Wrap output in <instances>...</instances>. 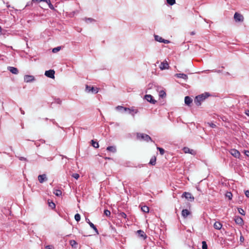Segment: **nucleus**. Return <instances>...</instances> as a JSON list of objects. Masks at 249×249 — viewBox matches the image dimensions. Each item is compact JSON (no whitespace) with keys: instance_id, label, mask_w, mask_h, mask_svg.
I'll return each mask as SVG.
<instances>
[{"instance_id":"obj_22","label":"nucleus","mask_w":249,"mask_h":249,"mask_svg":"<svg viewBox=\"0 0 249 249\" xmlns=\"http://www.w3.org/2000/svg\"><path fill=\"white\" fill-rule=\"evenodd\" d=\"M107 150L112 153H115L116 152V147L113 146H108Z\"/></svg>"},{"instance_id":"obj_42","label":"nucleus","mask_w":249,"mask_h":249,"mask_svg":"<svg viewBox=\"0 0 249 249\" xmlns=\"http://www.w3.org/2000/svg\"><path fill=\"white\" fill-rule=\"evenodd\" d=\"M18 159L20 160H27L26 158L23 157H18Z\"/></svg>"},{"instance_id":"obj_47","label":"nucleus","mask_w":249,"mask_h":249,"mask_svg":"<svg viewBox=\"0 0 249 249\" xmlns=\"http://www.w3.org/2000/svg\"><path fill=\"white\" fill-rule=\"evenodd\" d=\"M43 1L46 2L48 4L51 3L50 0H44Z\"/></svg>"},{"instance_id":"obj_24","label":"nucleus","mask_w":249,"mask_h":249,"mask_svg":"<svg viewBox=\"0 0 249 249\" xmlns=\"http://www.w3.org/2000/svg\"><path fill=\"white\" fill-rule=\"evenodd\" d=\"M70 244L71 246L74 248H76L77 243L74 240H71L70 241Z\"/></svg>"},{"instance_id":"obj_36","label":"nucleus","mask_w":249,"mask_h":249,"mask_svg":"<svg viewBox=\"0 0 249 249\" xmlns=\"http://www.w3.org/2000/svg\"><path fill=\"white\" fill-rule=\"evenodd\" d=\"M238 212L241 214L243 215H245V213L244 211L243 210V209H242V208H238Z\"/></svg>"},{"instance_id":"obj_20","label":"nucleus","mask_w":249,"mask_h":249,"mask_svg":"<svg viewBox=\"0 0 249 249\" xmlns=\"http://www.w3.org/2000/svg\"><path fill=\"white\" fill-rule=\"evenodd\" d=\"M222 226V225L219 222H215L213 225V227L216 230H220Z\"/></svg>"},{"instance_id":"obj_2","label":"nucleus","mask_w":249,"mask_h":249,"mask_svg":"<svg viewBox=\"0 0 249 249\" xmlns=\"http://www.w3.org/2000/svg\"><path fill=\"white\" fill-rule=\"evenodd\" d=\"M206 98L203 94L199 95L196 97L194 102L197 106H200L201 105V102L203 101Z\"/></svg>"},{"instance_id":"obj_16","label":"nucleus","mask_w":249,"mask_h":249,"mask_svg":"<svg viewBox=\"0 0 249 249\" xmlns=\"http://www.w3.org/2000/svg\"><path fill=\"white\" fill-rule=\"evenodd\" d=\"M175 76L179 78H182L185 80L188 79V76L184 73H177L175 74Z\"/></svg>"},{"instance_id":"obj_32","label":"nucleus","mask_w":249,"mask_h":249,"mask_svg":"<svg viewBox=\"0 0 249 249\" xmlns=\"http://www.w3.org/2000/svg\"><path fill=\"white\" fill-rule=\"evenodd\" d=\"M157 149L160 151V153L161 155H163L164 154L165 151L163 148L157 147Z\"/></svg>"},{"instance_id":"obj_48","label":"nucleus","mask_w":249,"mask_h":249,"mask_svg":"<svg viewBox=\"0 0 249 249\" xmlns=\"http://www.w3.org/2000/svg\"><path fill=\"white\" fill-rule=\"evenodd\" d=\"M111 124H114L115 126H119V124L118 123H112Z\"/></svg>"},{"instance_id":"obj_30","label":"nucleus","mask_w":249,"mask_h":249,"mask_svg":"<svg viewBox=\"0 0 249 249\" xmlns=\"http://www.w3.org/2000/svg\"><path fill=\"white\" fill-rule=\"evenodd\" d=\"M166 96V93L163 90H161L159 92V96L161 98H164Z\"/></svg>"},{"instance_id":"obj_39","label":"nucleus","mask_w":249,"mask_h":249,"mask_svg":"<svg viewBox=\"0 0 249 249\" xmlns=\"http://www.w3.org/2000/svg\"><path fill=\"white\" fill-rule=\"evenodd\" d=\"M232 195L231 192H228L226 194V196L229 198V199H231L232 197Z\"/></svg>"},{"instance_id":"obj_43","label":"nucleus","mask_w":249,"mask_h":249,"mask_svg":"<svg viewBox=\"0 0 249 249\" xmlns=\"http://www.w3.org/2000/svg\"><path fill=\"white\" fill-rule=\"evenodd\" d=\"M244 153L246 156L249 157V151L245 150Z\"/></svg>"},{"instance_id":"obj_35","label":"nucleus","mask_w":249,"mask_h":249,"mask_svg":"<svg viewBox=\"0 0 249 249\" xmlns=\"http://www.w3.org/2000/svg\"><path fill=\"white\" fill-rule=\"evenodd\" d=\"M49 206L53 209L55 207V204L53 202H49Z\"/></svg>"},{"instance_id":"obj_37","label":"nucleus","mask_w":249,"mask_h":249,"mask_svg":"<svg viewBox=\"0 0 249 249\" xmlns=\"http://www.w3.org/2000/svg\"><path fill=\"white\" fill-rule=\"evenodd\" d=\"M104 214L107 216H109L110 215V212L108 210H105Z\"/></svg>"},{"instance_id":"obj_14","label":"nucleus","mask_w":249,"mask_h":249,"mask_svg":"<svg viewBox=\"0 0 249 249\" xmlns=\"http://www.w3.org/2000/svg\"><path fill=\"white\" fill-rule=\"evenodd\" d=\"M7 69L11 73L17 74L18 73V70L17 68L13 67H8Z\"/></svg>"},{"instance_id":"obj_27","label":"nucleus","mask_w":249,"mask_h":249,"mask_svg":"<svg viewBox=\"0 0 249 249\" xmlns=\"http://www.w3.org/2000/svg\"><path fill=\"white\" fill-rule=\"evenodd\" d=\"M167 4L172 6L176 3V0H166Z\"/></svg>"},{"instance_id":"obj_50","label":"nucleus","mask_w":249,"mask_h":249,"mask_svg":"<svg viewBox=\"0 0 249 249\" xmlns=\"http://www.w3.org/2000/svg\"><path fill=\"white\" fill-rule=\"evenodd\" d=\"M33 1H36L37 2H40V1H43L44 0H32Z\"/></svg>"},{"instance_id":"obj_55","label":"nucleus","mask_w":249,"mask_h":249,"mask_svg":"<svg viewBox=\"0 0 249 249\" xmlns=\"http://www.w3.org/2000/svg\"><path fill=\"white\" fill-rule=\"evenodd\" d=\"M244 237L243 236H241L240 237V241H244Z\"/></svg>"},{"instance_id":"obj_8","label":"nucleus","mask_w":249,"mask_h":249,"mask_svg":"<svg viewBox=\"0 0 249 249\" xmlns=\"http://www.w3.org/2000/svg\"><path fill=\"white\" fill-rule=\"evenodd\" d=\"M144 99L148 102L153 104H155L157 102L155 100L153 99V96L150 94L145 95L144 96Z\"/></svg>"},{"instance_id":"obj_10","label":"nucleus","mask_w":249,"mask_h":249,"mask_svg":"<svg viewBox=\"0 0 249 249\" xmlns=\"http://www.w3.org/2000/svg\"><path fill=\"white\" fill-rule=\"evenodd\" d=\"M169 67V64L166 61L161 62L160 65V68L161 70L168 69Z\"/></svg>"},{"instance_id":"obj_11","label":"nucleus","mask_w":249,"mask_h":249,"mask_svg":"<svg viewBox=\"0 0 249 249\" xmlns=\"http://www.w3.org/2000/svg\"><path fill=\"white\" fill-rule=\"evenodd\" d=\"M86 90L88 92L91 91L93 93H97L98 92V89H95L93 87H91L88 85H87L86 87Z\"/></svg>"},{"instance_id":"obj_54","label":"nucleus","mask_w":249,"mask_h":249,"mask_svg":"<svg viewBox=\"0 0 249 249\" xmlns=\"http://www.w3.org/2000/svg\"><path fill=\"white\" fill-rule=\"evenodd\" d=\"M134 113H135V111H131V115L133 116H134Z\"/></svg>"},{"instance_id":"obj_45","label":"nucleus","mask_w":249,"mask_h":249,"mask_svg":"<svg viewBox=\"0 0 249 249\" xmlns=\"http://www.w3.org/2000/svg\"><path fill=\"white\" fill-rule=\"evenodd\" d=\"M245 195L247 197H249V191L247 190L245 192Z\"/></svg>"},{"instance_id":"obj_25","label":"nucleus","mask_w":249,"mask_h":249,"mask_svg":"<svg viewBox=\"0 0 249 249\" xmlns=\"http://www.w3.org/2000/svg\"><path fill=\"white\" fill-rule=\"evenodd\" d=\"M156 162V158L155 157H152L149 162V164L152 165H155Z\"/></svg>"},{"instance_id":"obj_6","label":"nucleus","mask_w":249,"mask_h":249,"mask_svg":"<svg viewBox=\"0 0 249 249\" xmlns=\"http://www.w3.org/2000/svg\"><path fill=\"white\" fill-rule=\"evenodd\" d=\"M54 73L55 71L53 70H50L48 71H46L45 72V75L46 76L48 77L51 78H54Z\"/></svg>"},{"instance_id":"obj_21","label":"nucleus","mask_w":249,"mask_h":249,"mask_svg":"<svg viewBox=\"0 0 249 249\" xmlns=\"http://www.w3.org/2000/svg\"><path fill=\"white\" fill-rule=\"evenodd\" d=\"M123 110L124 111H128L129 114H131V111H135V113H138V110L137 109H130L129 108L124 107Z\"/></svg>"},{"instance_id":"obj_38","label":"nucleus","mask_w":249,"mask_h":249,"mask_svg":"<svg viewBox=\"0 0 249 249\" xmlns=\"http://www.w3.org/2000/svg\"><path fill=\"white\" fill-rule=\"evenodd\" d=\"M72 177L76 179H78L79 178V175L77 173H74L72 175Z\"/></svg>"},{"instance_id":"obj_18","label":"nucleus","mask_w":249,"mask_h":249,"mask_svg":"<svg viewBox=\"0 0 249 249\" xmlns=\"http://www.w3.org/2000/svg\"><path fill=\"white\" fill-rule=\"evenodd\" d=\"M189 214H190V212H189V210H188L187 209H183L182 211V212H181V215L182 216L184 217V218H186L187 217Z\"/></svg>"},{"instance_id":"obj_19","label":"nucleus","mask_w":249,"mask_h":249,"mask_svg":"<svg viewBox=\"0 0 249 249\" xmlns=\"http://www.w3.org/2000/svg\"><path fill=\"white\" fill-rule=\"evenodd\" d=\"M192 99L189 96H186L185 97L184 102L185 104L188 106H190L192 102Z\"/></svg>"},{"instance_id":"obj_40","label":"nucleus","mask_w":249,"mask_h":249,"mask_svg":"<svg viewBox=\"0 0 249 249\" xmlns=\"http://www.w3.org/2000/svg\"><path fill=\"white\" fill-rule=\"evenodd\" d=\"M123 108H124V107L123 106H117L116 107V109L118 110H123Z\"/></svg>"},{"instance_id":"obj_28","label":"nucleus","mask_w":249,"mask_h":249,"mask_svg":"<svg viewBox=\"0 0 249 249\" xmlns=\"http://www.w3.org/2000/svg\"><path fill=\"white\" fill-rule=\"evenodd\" d=\"M53 194H55L56 196H60L62 194V192L60 190H54L53 191Z\"/></svg>"},{"instance_id":"obj_12","label":"nucleus","mask_w":249,"mask_h":249,"mask_svg":"<svg viewBox=\"0 0 249 249\" xmlns=\"http://www.w3.org/2000/svg\"><path fill=\"white\" fill-rule=\"evenodd\" d=\"M86 222L89 224L90 227L95 231L97 234H99L98 231L95 225L90 221L88 218H86Z\"/></svg>"},{"instance_id":"obj_13","label":"nucleus","mask_w":249,"mask_h":249,"mask_svg":"<svg viewBox=\"0 0 249 249\" xmlns=\"http://www.w3.org/2000/svg\"><path fill=\"white\" fill-rule=\"evenodd\" d=\"M38 181L41 183H42L43 182L47 180V178L45 174L39 175L38 177Z\"/></svg>"},{"instance_id":"obj_17","label":"nucleus","mask_w":249,"mask_h":249,"mask_svg":"<svg viewBox=\"0 0 249 249\" xmlns=\"http://www.w3.org/2000/svg\"><path fill=\"white\" fill-rule=\"evenodd\" d=\"M235 222L236 224L239 225H242L243 224V220L240 216H235Z\"/></svg>"},{"instance_id":"obj_26","label":"nucleus","mask_w":249,"mask_h":249,"mask_svg":"<svg viewBox=\"0 0 249 249\" xmlns=\"http://www.w3.org/2000/svg\"><path fill=\"white\" fill-rule=\"evenodd\" d=\"M142 211L144 213H148L149 211V207L146 206H143L141 208Z\"/></svg>"},{"instance_id":"obj_31","label":"nucleus","mask_w":249,"mask_h":249,"mask_svg":"<svg viewBox=\"0 0 249 249\" xmlns=\"http://www.w3.org/2000/svg\"><path fill=\"white\" fill-rule=\"evenodd\" d=\"M74 218L76 221H79L81 219L80 215L79 213H76L74 216Z\"/></svg>"},{"instance_id":"obj_33","label":"nucleus","mask_w":249,"mask_h":249,"mask_svg":"<svg viewBox=\"0 0 249 249\" xmlns=\"http://www.w3.org/2000/svg\"><path fill=\"white\" fill-rule=\"evenodd\" d=\"M61 49V47H57L56 48H54L53 49L52 52L53 53H56L57 52L59 51Z\"/></svg>"},{"instance_id":"obj_53","label":"nucleus","mask_w":249,"mask_h":249,"mask_svg":"<svg viewBox=\"0 0 249 249\" xmlns=\"http://www.w3.org/2000/svg\"><path fill=\"white\" fill-rule=\"evenodd\" d=\"M190 35H192V36L195 35V31L191 32L190 33Z\"/></svg>"},{"instance_id":"obj_49","label":"nucleus","mask_w":249,"mask_h":249,"mask_svg":"<svg viewBox=\"0 0 249 249\" xmlns=\"http://www.w3.org/2000/svg\"><path fill=\"white\" fill-rule=\"evenodd\" d=\"M45 248H46V249H52L51 248V246H50V245L46 246L45 247Z\"/></svg>"},{"instance_id":"obj_1","label":"nucleus","mask_w":249,"mask_h":249,"mask_svg":"<svg viewBox=\"0 0 249 249\" xmlns=\"http://www.w3.org/2000/svg\"><path fill=\"white\" fill-rule=\"evenodd\" d=\"M137 137L138 139L141 141H144L147 142H149V141H152L151 137L149 135L145 134L138 133L137 134Z\"/></svg>"},{"instance_id":"obj_34","label":"nucleus","mask_w":249,"mask_h":249,"mask_svg":"<svg viewBox=\"0 0 249 249\" xmlns=\"http://www.w3.org/2000/svg\"><path fill=\"white\" fill-rule=\"evenodd\" d=\"M202 249H208L207 245L205 241H203L202 242Z\"/></svg>"},{"instance_id":"obj_56","label":"nucleus","mask_w":249,"mask_h":249,"mask_svg":"<svg viewBox=\"0 0 249 249\" xmlns=\"http://www.w3.org/2000/svg\"><path fill=\"white\" fill-rule=\"evenodd\" d=\"M1 27L0 26V32H1Z\"/></svg>"},{"instance_id":"obj_5","label":"nucleus","mask_w":249,"mask_h":249,"mask_svg":"<svg viewBox=\"0 0 249 249\" xmlns=\"http://www.w3.org/2000/svg\"><path fill=\"white\" fill-rule=\"evenodd\" d=\"M155 40L159 42H162L165 44H168L170 42V41L168 40L164 39L162 38L161 36L158 35H154Z\"/></svg>"},{"instance_id":"obj_46","label":"nucleus","mask_w":249,"mask_h":249,"mask_svg":"<svg viewBox=\"0 0 249 249\" xmlns=\"http://www.w3.org/2000/svg\"><path fill=\"white\" fill-rule=\"evenodd\" d=\"M92 20H93V19L91 18H86V22H88V21L91 22Z\"/></svg>"},{"instance_id":"obj_57","label":"nucleus","mask_w":249,"mask_h":249,"mask_svg":"<svg viewBox=\"0 0 249 249\" xmlns=\"http://www.w3.org/2000/svg\"><path fill=\"white\" fill-rule=\"evenodd\" d=\"M52 160V158H50V159H48V160Z\"/></svg>"},{"instance_id":"obj_15","label":"nucleus","mask_w":249,"mask_h":249,"mask_svg":"<svg viewBox=\"0 0 249 249\" xmlns=\"http://www.w3.org/2000/svg\"><path fill=\"white\" fill-rule=\"evenodd\" d=\"M183 150L185 153H190L192 155H194L195 154V152L194 151V150L191 149L188 147H184Z\"/></svg>"},{"instance_id":"obj_23","label":"nucleus","mask_w":249,"mask_h":249,"mask_svg":"<svg viewBox=\"0 0 249 249\" xmlns=\"http://www.w3.org/2000/svg\"><path fill=\"white\" fill-rule=\"evenodd\" d=\"M137 233L139 234V236L140 237H142L143 238H145L146 237V235L145 233L142 230H138L137 231Z\"/></svg>"},{"instance_id":"obj_41","label":"nucleus","mask_w":249,"mask_h":249,"mask_svg":"<svg viewBox=\"0 0 249 249\" xmlns=\"http://www.w3.org/2000/svg\"><path fill=\"white\" fill-rule=\"evenodd\" d=\"M48 6L51 9H52L53 10H55L54 7H53V5L51 3H50L49 4H48Z\"/></svg>"},{"instance_id":"obj_51","label":"nucleus","mask_w":249,"mask_h":249,"mask_svg":"<svg viewBox=\"0 0 249 249\" xmlns=\"http://www.w3.org/2000/svg\"><path fill=\"white\" fill-rule=\"evenodd\" d=\"M20 110L22 114L24 115L25 114V112L23 110H22L21 108H20Z\"/></svg>"},{"instance_id":"obj_52","label":"nucleus","mask_w":249,"mask_h":249,"mask_svg":"<svg viewBox=\"0 0 249 249\" xmlns=\"http://www.w3.org/2000/svg\"><path fill=\"white\" fill-rule=\"evenodd\" d=\"M245 114H246L247 116H249V110H247V111H246V112H245Z\"/></svg>"},{"instance_id":"obj_3","label":"nucleus","mask_w":249,"mask_h":249,"mask_svg":"<svg viewBox=\"0 0 249 249\" xmlns=\"http://www.w3.org/2000/svg\"><path fill=\"white\" fill-rule=\"evenodd\" d=\"M35 78L33 75H25L24 76V81L26 83L33 82L35 81Z\"/></svg>"},{"instance_id":"obj_4","label":"nucleus","mask_w":249,"mask_h":249,"mask_svg":"<svg viewBox=\"0 0 249 249\" xmlns=\"http://www.w3.org/2000/svg\"><path fill=\"white\" fill-rule=\"evenodd\" d=\"M234 18L236 22H242L244 20L243 16L237 12L234 14Z\"/></svg>"},{"instance_id":"obj_29","label":"nucleus","mask_w":249,"mask_h":249,"mask_svg":"<svg viewBox=\"0 0 249 249\" xmlns=\"http://www.w3.org/2000/svg\"><path fill=\"white\" fill-rule=\"evenodd\" d=\"M91 142L92 146H93L94 148L99 147V144L97 142H95L94 140H92Z\"/></svg>"},{"instance_id":"obj_44","label":"nucleus","mask_w":249,"mask_h":249,"mask_svg":"<svg viewBox=\"0 0 249 249\" xmlns=\"http://www.w3.org/2000/svg\"><path fill=\"white\" fill-rule=\"evenodd\" d=\"M209 124L210 126L212 128H215L216 127V125L213 123H211Z\"/></svg>"},{"instance_id":"obj_9","label":"nucleus","mask_w":249,"mask_h":249,"mask_svg":"<svg viewBox=\"0 0 249 249\" xmlns=\"http://www.w3.org/2000/svg\"><path fill=\"white\" fill-rule=\"evenodd\" d=\"M182 196L190 201H192L194 199V196L190 193L185 192L183 194Z\"/></svg>"},{"instance_id":"obj_7","label":"nucleus","mask_w":249,"mask_h":249,"mask_svg":"<svg viewBox=\"0 0 249 249\" xmlns=\"http://www.w3.org/2000/svg\"><path fill=\"white\" fill-rule=\"evenodd\" d=\"M230 154L236 158H239L240 156V152L235 149H232L230 151Z\"/></svg>"}]
</instances>
